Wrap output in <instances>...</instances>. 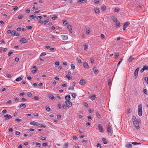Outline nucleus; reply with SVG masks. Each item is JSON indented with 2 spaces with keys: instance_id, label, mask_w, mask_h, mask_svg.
Here are the masks:
<instances>
[{
  "instance_id": "obj_7",
  "label": "nucleus",
  "mask_w": 148,
  "mask_h": 148,
  "mask_svg": "<svg viewBox=\"0 0 148 148\" xmlns=\"http://www.w3.org/2000/svg\"><path fill=\"white\" fill-rule=\"evenodd\" d=\"M139 68L138 67L135 70L134 73V76L135 77V79H136L137 78V75L138 73V71L139 70Z\"/></svg>"
},
{
  "instance_id": "obj_14",
  "label": "nucleus",
  "mask_w": 148,
  "mask_h": 148,
  "mask_svg": "<svg viewBox=\"0 0 148 148\" xmlns=\"http://www.w3.org/2000/svg\"><path fill=\"white\" fill-rule=\"evenodd\" d=\"M92 70L95 73L97 74L98 73L99 71L96 68L94 67L93 68Z\"/></svg>"
},
{
  "instance_id": "obj_17",
  "label": "nucleus",
  "mask_w": 148,
  "mask_h": 148,
  "mask_svg": "<svg viewBox=\"0 0 148 148\" xmlns=\"http://www.w3.org/2000/svg\"><path fill=\"white\" fill-rule=\"evenodd\" d=\"M83 66L85 68H88V65L86 62H84L83 63Z\"/></svg>"
},
{
  "instance_id": "obj_54",
  "label": "nucleus",
  "mask_w": 148,
  "mask_h": 148,
  "mask_svg": "<svg viewBox=\"0 0 148 148\" xmlns=\"http://www.w3.org/2000/svg\"><path fill=\"white\" fill-rule=\"evenodd\" d=\"M40 10L38 9H36V11H35V13H38L39 12Z\"/></svg>"
},
{
  "instance_id": "obj_36",
  "label": "nucleus",
  "mask_w": 148,
  "mask_h": 148,
  "mask_svg": "<svg viewBox=\"0 0 148 148\" xmlns=\"http://www.w3.org/2000/svg\"><path fill=\"white\" fill-rule=\"evenodd\" d=\"M46 55V53L45 52H43L41 53L40 56H45Z\"/></svg>"
},
{
  "instance_id": "obj_64",
  "label": "nucleus",
  "mask_w": 148,
  "mask_h": 148,
  "mask_svg": "<svg viewBox=\"0 0 148 148\" xmlns=\"http://www.w3.org/2000/svg\"><path fill=\"white\" fill-rule=\"evenodd\" d=\"M73 139L75 140H77V137L75 136H73Z\"/></svg>"
},
{
  "instance_id": "obj_31",
  "label": "nucleus",
  "mask_w": 148,
  "mask_h": 148,
  "mask_svg": "<svg viewBox=\"0 0 148 148\" xmlns=\"http://www.w3.org/2000/svg\"><path fill=\"white\" fill-rule=\"evenodd\" d=\"M115 57L116 58H118L119 56V53H116L115 54Z\"/></svg>"
},
{
  "instance_id": "obj_33",
  "label": "nucleus",
  "mask_w": 148,
  "mask_h": 148,
  "mask_svg": "<svg viewBox=\"0 0 148 148\" xmlns=\"http://www.w3.org/2000/svg\"><path fill=\"white\" fill-rule=\"evenodd\" d=\"M106 6L105 5H103L101 6L102 10L103 11H104L106 10Z\"/></svg>"
},
{
  "instance_id": "obj_52",
  "label": "nucleus",
  "mask_w": 148,
  "mask_h": 148,
  "mask_svg": "<svg viewBox=\"0 0 148 148\" xmlns=\"http://www.w3.org/2000/svg\"><path fill=\"white\" fill-rule=\"evenodd\" d=\"M18 7L17 6H15L13 8V10L14 11L18 9Z\"/></svg>"
},
{
  "instance_id": "obj_18",
  "label": "nucleus",
  "mask_w": 148,
  "mask_h": 148,
  "mask_svg": "<svg viewBox=\"0 0 148 148\" xmlns=\"http://www.w3.org/2000/svg\"><path fill=\"white\" fill-rule=\"evenodd\" d=\"M37 126H38V127H40V128H41V127L45 128V126H44V125H43L39 124L38 123V125H37Z\"/></svg>"
},
{
  "instance_id": "obj_45",
  "label": "nucleus",
  "mask_w": 148,
  "mask_h": 148,
  "mask_svg": "<svg viewBox=\"0 0 148 148\" xmlns=\"http://www.w3.org/2000/svg\"><path fill=\"white\" fill-rule=\"evenodd\" d=\"M95 3L98 4L99 2V0H94Z\"/></svg>"
},
{
  "instance_id": "obj_61",
  "label": "nucleus",
  "mask_w": 148,
  "mask_h": 148,
  "mask_svg": "<svg viewBox=\"0 0 148 148\" xmlns=\"http://www.w3.org/2000/svg\"><path fill=\"white\" fill-rule=\"evenodd\" d=\"M14 99L15 101H18L19 100V99L16 97H14Z\"/></svg>"
},
{
  "instance_id": "obj_15",
  "label": "nucleus",
  "mask_w": 148,
  "mask_h": 148,
  "mask_svg": "<svg viewBox=\"0 0 148 148\" xmlns=\"http://www.w3.org/2000/svg\"><path fill=\"white\" fill-rule=\"evenodd\" d=\"M94 10L95 12L96 13H99L100 12V10H99V9L98 8H94Z\"/></svg>"
},
{
  "instance_id": "obj_38",
  "label": "nucleus",
  "mask_w": 148,
  "mask_h": 148,
  "mask_svg": "<svg viewBox=\"0 0 148 148\" xmlns=\"http://www.w3.org/2000/svg\"><path fill=\"white\" fill-rule=\"evenodd\" d=\"M62 21L63 24L64 25H66L68 23L67 21L63 20Z\"/></svg>"
},
{
  "instance_id": "obj_43",
  "label": "nucleus",
  "mask_w": 148,
  "mask_h": 148,
  "mask_svg": "<svg viewBox=\"0 0 148 148\" xmlns=\"http://www.w3.org/2000/svg\"><path fill=\"white\" fill-rule=\"evenodd\" d=\"M12 103V101L11 100L8 101L7 102L6 104H11Z\"/></svg>"
},
{
  "instance_id": "obj_57",
  "label": "nucleus",
  "mask_w": 148,
  "mask_h": 148,
  "mask_svg": "<svg viewBox=\"0 0 148 148\" xmlns=\"http://www.w3.org/2000/svg\"><path fill=\"white\" fill-rule=\"evenodd\" d=\"M132 144L134 145H136L137 144H140L139 143H137L136 142H133L132 143Z\"/></svg>"
},
{
  "instance_id": "obj_24",
  "label": "nucleus",
  "mask_w": 148,
  "mask_h": 148,
  "mask_svg": "<svg viewBox=\"0 0 148 148\" xmlns=\"http://www.w3.org/2000/svg\"><path fill=\"white\" fill-rule=\"evenodd\" d=\"M102 140L103 141V144H107L108 143L107 142V141H106V139H105V138H103L102 139Z\"/></svg>"
},
{
  "instance_id": "obj_13",
  "label": "nucleus",
  "mask_w": 148,
  "mask_h": 148,
  "mask_svg": "<svg viewBox=\"0 0 148 148\" xmlns=\"http://www.w3.org/2000/svg\"><path fill=\"white\" fill-rule=\"evenodd\" d=\"M65 98L66 101H69L71 99L70 96L69 95H67L65 97Z\"/></svg>"
},
{
  "instance_id": "obj_20",
  "label": "nucleus",
  "mask_w": 148,
  "mask_h": 148,
  "mask_svg": "<svg viewBox=\"0 0 148 148\" xmlns=\"http://www.w3.org/2000/svg\"><path fill=\"white\" fill-rule=\"evenodd\" d=\"M129 23V22H126L125 23H124L123 25V26L125 27H126L128 25Z\"/></svg>"
},
{
  "instance_id": "obj_55",
  "label": "nucleus",
  "mask_w": 148,
  "mask_h": 148,
  "mask_svg": "<svg viewBox=\"0 0 148 148\" xmlns=\"http://www.w3.org/2000/svg\"><path fill=\"white\" fill-rule=\"evenodd\" d=\"M88 119L89 121H91V120L92 118L91 116H88Z\"/></svg>"
},
{
  "instance_id": "obj_12",
  "label": "nucleus",
  "mask_w": 148,
  "mask_h": 148,
  "mask_svg": "<svg viewBox=\"0 0 148 148\" xmlns=\"http://www.w3.org/2000/svg\"><path fill=\"white\" fill-rule=\"evenodd\" d=\"M30 124L32 125L37 126V125H38V123L35 121H31L30 123Z\"/></svg>"
},
{
  "instance_id": "obj_32",
  "label": "nucleus",
  "mask_w": 148,
  "mask_h": 148,
  "mask_svg": "<svg viewBox=\"0 0 148 148\" xmlns=\"http://www.w3.org/2000/svg\"><path fill=\"white\" fill-rule=\"evenodd\" d=\"M29 17L31 18H32V19H34V18H35L36 17V15L34 14V15H31L29 16Z\"/></svg>"
},
{
  "instance_id": "obj_37",
  "label": "nucleus",
  "mask_w": 148,
  "mask_h": 148,
  "mask_svg": "<svg viewBox=\"0 0 148 148\" xmlns=\"http://www.w3.org/2000/svg\"><path fill=\"white\" fill-rule=\"evenodd\" d=\"M49 19H47L45 21H44V25H46L47 23L49 22Z\"/></svg>"
},
{
  "instance_id": "obj_22",
  "label": "nucleus",
  "mask_w": 148,
  "mask_h": 148,
  "mask_svg": "<svg viewBox=\"0 0 148 148\" xmlns=\"http://www.w3.org/2000/svg\"><path fill=\"white\" fill-rule=\"evenodd\" d=\"M20 106L21 109H23L26 107V105L24 104H22L20 105Z\"/></svg>"
},
{
  "instance_id": "obj_27",
  "label": "nucleus",
  "mask_w": 148,
  "mask_h": 148,
  "mask_svg": "<svg viewBox=\"0 0 148 148\" xmlns=\"http://www.w3.org/2000/svg\"><path fill=\"white\" fill-rule=\"evenodd\" d=\"M49 97L51 99V100H53L54 99V97L51 94L49 95Z\"/></svg>"
},
{
  "instance_id": "obj_53",
  "label": "nucleus",
  "mask_w": 148,
  "mask_h": 148,
  "mask_svg": "<svg viewBox=\"0 0 148 148\" xmlns=\"http://www.w3.org/2000/svg\"><path fill=\"white\" fill-rule=\"evenodd\" d=\"M59 62L58 61L56 62L55 63V65H57V66H58L59 65Z\"/></svg>"
},
{
  "instance_id": "obj_6",
  "label": "nucleus",
  "mask_w": 148,
  "mask_h": 148,
  "mask_svg": "<svg viewBox=\"0 0 148 148\" xmlns=\"http://www.w3.org/2000/svg\"><path fill=\"white\" fill-rule=\"evenodd\" d=\"M145 70L148 71V65H145L143 66V68H142L140 70V73H142Z\"/></svg>"
},
{
  "instance_id": "obj_16",
  "label": "nucleus",
  "mask_w": 148,
  "mask_h": 148,
  "mask_svg": "<svg viewBox=\"0 0 148 148\" xmlns=\"http://www.w3.org/2000/svg\"><path fill=\"white\" fill-rule=\"evenodd\" d=\"M125 147L128 148H131L132 147V145L131 144L127 143L125 145Z\"/></svg>"
},
{
  "instance_id": "obj_34",
  "label": "nucleus",
  "mask_w": 148,
  "mask_h": 148,
  "mask_svg": "<svg viewBox=\"0 0 148 148\" xmlns=\"http://www.w3.org/2000/svg\"><path fill=\"white\" fill-rule=\"evenodd\" d=\"M88 45H85L84 46V50H86L88 48Z\"/></svg>"
},
{
  "instance_id": "obj_47",
  "label": "nucleus",
  "mask_w": 148,
  "mask_h": 148,
  "mask_svg": "<svg viewBox=\"0 0 148 148\" xmlns=\"http://www.w3.org/2000/svg\"><path fill=\"white\" fill-rule=\"evenodd\" d=\"M72 97H73L74 99H75L76 95L74 93H72L71 94Z\"/></svg>"
},
{
  "instance_id": "obj_41",
  "label": "nucleus",
  "mask_w": 148,
  "mask_h": 148,
  "mask_svg": "<svg viewBox=\"0 0 148 148\" xmlns=\"http://www.w3.org/2000/svg\"><path fill=\"white\" fill-rule=\"evenodd\" d=\"M74 89V87L73 86H70L69 87V89H68V90H73Z\"/></svg>"
},
{
  "instance_id": "obj_60",
  "label": "nucleus",
  "mask_w": 148,
  "mask_h": 148,
  "mask_svg": "<svg viewBox=\"0 0 148 148\" xmlns=\"http://www.w3.org/2000/svg\"><path fill=\"white\" fill-rule=\"evenodd\" d=\"M42 18V16H39L37 17V19L38 20H40Z\"/></svg>"
},
{
  "instance_id": "obj_8",
  "label": "nucleus",
  "mask_w": 148,
  "mask_h": 148,
  "mask_svg": "<svg viewBox=\"0 0 148 148\" xmlns=\"http://www.w3.org/2000/svg\"><path fill=\"white\" fill-rule=\"evenodd\" d=\"M4 117H5V120H8L9 119H11L12 116L11 115H8V114H5L4 115Z\"/></svg>"
},
{
  "instance_id": "obj_56",
  "label": "nucleus",
  "mask_w": 148,
  "mask_h": 148,
  "mask_svg": "<svg viewBox=\"0 0 148 148\" xmlns=\"http://www.w3.org/2000/svg\"><path fill=\"white\" fill-rule=\"evenodd\" d=\"M119 10V9H115L114 10V12H118Z\"/></svg>"
},
{
  "instance_id": "obj_21",
  "label": "nucleus",
  "mask_w": 148,
  "mask_h": 148,
  "mask_svg": "<svg viewBox=\"0 0 148 148\" xmlns=\"http://www.w3.org/2000/svg\"><path fill=\"white\" fill-rule=\"evenodd\" d=\"M96 98V96L95 95H93L91 96L90 99L92 100L93 101V100H95Z\"/></svg>"
},
{
  "instance_id": "obj_35",
  "label": "nucleus",
  "mask_w": 148,
  "mask_h": 148,
  "mask_svg": "<svg viewBox=\"0 0 148 148\" xmlns=\"http://www.w3.org/2000/svg\"><path fill=\"white\" fill-rule=\"evenodd\" d=\"M96 114L97 116L99 119H100L101 118L100 115L98 112H97Z\"/></svg>"
},
{
  "instance_id": "obj_25",
  "label": "nucleus",
  "mask_w": 148,
  "mask_h": 148,
  "mask_svg": "<svg viewBox=\"0 0 148 148\" xmlns=\"http://www.w3.org/2000/svg\"><path fill=\"white\" fill-rule=\"evenodd\" d=\"M112 20L115 22H116L117 21V19L116 18L113 16L112 18Z\"/></svg>"
},
{
  "instance_id": "obj_51",
  "label": "nucleus",
  "mask_w": 148,
  "mask_h": 148,
  "mask_svg": "<svg viewBox=\"0 0 148 148\" xmlns=\"http://www.w3.org/2000/svg\"><path fill=\"white\" fill-rule=\"evenodd\" d=\"M120 23H116V27H119L120 26Z\"/></svg>"
},
{
  "instance_id": "obj_10",
  "label": "nucleus",
  "mask_w": 148,
  "mask_h": 148,
  "mask_svg": "<svg viewBox=\"0 0 148 148\" xmlns=\"http://www.w3.org/2000/svg\"><path fill=\"white\" fill-rule=\"evenodd\" d=\"M27 41V40L25 38H21L20 40V41L22 43H26Z\"/></svg>"
},
{
  "instance_id": "obj_62",
  "label": "nucleus",
  "mask_w": 148,
  "mask_h": 148,
  "mask_svg": "<svg viewBox=\"0 0 148 148\" xmlns=\"http://www.w3.org/2000/svg\"><path fill=\"white\" fill-rule=\"evenodd\" d=\"M37 71H38L37 69H35V70H34L32 71V73H35Z\"/></svg>"
},
{
  "instance_id": "obj_48",
  "label": "nucleus",
  "mask_w": 148,
  "mask_h": 148,
  "mask_svg": "<svg viewBox=\"0 0 148 148\" xmlns=\"http://www.w3.org/2000/svg\"><path fill=\"white\" fill-rule=\"evenodd\" d=\"M23 17V16L22 14H20V15L18 18L19 19H21Z\"/></svg>"
},
{
  "instance_id": "obj_26",
  "label": "nucleus",
  "mask_w": 148,
  "mask_h": 148,
  "mask_svg": "<svg viewBox=\"0 0 148 148\" xmlns=\"http://www.w3.org/2000/svg\"><path fill=\"white\" fill-rule=\"evenodd\" d=\"M134 59V58H132L131 56H130L128 59V61L130 62H131Z\"/></svg>"
},
{
  "instance_id": "obj_46",
  "label": "nucleus",
  "mask_w": 148,
  "mask_h": 148,
  "mask_svg": "<svg viewBox=\"0 0 148 148\" xmlns=\"http://www.w3.org/2000/svg\"><path fill=\"white\" fill-rule=\"evenodd\" d=\"M132 119H133V122H134V121H137V120H136V117L135 116H133Z\"/></svg>"
},
{
  "instance_id": "obj_2",
  "label": "nucleus",
  "mask_w": 148,
  "mask_h": 148,
  "mask_svg": "<svg viewBox=\"0 0 148 148\" xmlns=\"http://www.w3.org/2000/svg\"><path fill=\"white\" fill-rule=\"evenodd\" d=\"M142 105L140 104L138 106V115L139 116H141L142 115Z\"/></svg>"
},
{
  "instance_id": "obj_44",
  "label": "nucleus",
  "mask_w": 148,
  "mask_h": 148,
  "mask_svg": "<svg viewBox=\"0 0 148 148\" xmlns=\"http://www.w3.org/2000/svg\"><path fill=\"white\" fill-rule=\"evenodd\" d=\"M54 16H53L52 18V19L53 20H55L56 18H57V16H56V15H54Z\"/></svg>"
},
{
  "instance_id": "obj_50",
  "label": "nucleus",
  "mask_w": 148,
  "mask_h": 148,
  "mask_svg": "<svg viewBox=\"0 0 148 148\" xmlns=\"http://www.w3.org/2000/svg\"><path fill=\"white\" fill-rule=\"evenodd\" d=\"M57 119H60L61 118V116L60 114H58L57 115Z\"/></svg>"
},
{
  "instance_id": "obj_30",
  "label": "nucleus",
  "mask_w": 148,
  "mask_h": 148,
  "mask_svg": "<svg viewBox=\"0 0 148 148\" xmlns=\"http://www.w3.org/2000/svg\"><path fill=\"white\" fill-rule=\"evenodd\" d=\"M65 77L68 79L69 80H71L72 79V77H70L69 75H66L65 76Z\"/></svg>"
},
{
  "instance_id": "obj_42",
  "label": "nucleus",
  "mask_w": 148,
  "mask_h": 148,
  "mask_svg": "<svg viewBox=\"0 0 148 148\" xmlns=\"http://www.w3.org/2000/svg\"><path fill=\"white\" fill-rule=\"evenodd\" d=\"M68 38H61V40L62 41H64L66 40Z\"/></svg>"
},
{
  "instance_id": "obj_49",
  "label": "nucleus",
  "mask_w": 148,
  "mask_h": 148,
  "mask_svg": "<svg viewBox=\"0 0 148 148\" xmlns=\"http://www.w3.org/2000/svg\"><path fill=\"white\" fill-rule=\"evenodd\" d=\"M40 145H41V144L40 143H38V142H37L36 143V146H38V147H40Z\"/></svg>"
},
{
  "instance_id": "obj_40",
  "label": "nucleus",
  "mask_w": 148,
  "mask_h": 148,
  "mask_svg": "<svg viewBox=\"0 0 148 148\" xmlns=\"http://www.w3.org/2000/svg\"><path fill=\"white\" fill-rule=\"evenodd\" d=\"M86 32L87 34H89L90 32V29H86Z\"/></svg>"
},
{
  "instance_id": "obj_63",
  "label": "nucleus",
  "mask_w": 148,
  "mask_h": 148,
  "mask_svg": "<svg viewBox=\"0 0 148 148\" xmlns=\"http://www.w3.org/2000/svg\"><path fill=\"white\" fill-rule=\"evenodd\" d=\"M30 12V9L29 8H28L25 11V12L27 13H29Z\"/></svg>"
},
{
  "instance_id": "obj_58",
  "label": "nucleus",
  "mask_w": 148,
  "mask_h": 148,
  "mask_svg": "<svg viewBox=\"0 0 148 148\" xmlns=\"http://www.w3.org/2000/svg\"><path fill=\"white\" fill-rule=\"evenodd\" d=\"M34 99L36 100H38L39 99V98L37 96H35L34 97Z\"/></svg>"
},
{
  "instance_id": "obj_59",
  "label": "nucleus",
  "mask_w": 148,
  "mask_h": 148,
  "mask_svg": "<svg viewBox=\"0 0 148 148\" xmlns=\"http://www.w3.org/2000/svg\"><path fill=\"white\" fill-rule=\"evenodd\" d=\"M27 95L29 97H31L32 96V94L30 92H28L27 93Z\"/></svg>"
},
{
  "instance_id": "obj_28",
  "label": "nucleus",
  "mask_w": 148,
  "mask_h": 148,
  "mask_svg": "<svg viewBox=\"0 0 148 148\" xmlns=\"http://www.w3.org/2000/svg\"><path fill=\"white\" fill-rule=\"evenodd\" d=\"M71 68L73 70H74L75 68V65L74 64H71Z\"/></svg>"
},
{
  "instance_id": "obj_5",
  "label": "nucleus",
  "mask_w": 148,
  "mask_h": 148,
  "mask_svg": "<svg viewBox=\"0 0 148 148\" xmlns=\"http://www.w3.org/2000/svg\"><path fill=\"white\" fill-rule=\"evenodd\" d=\"M98 128L100 132L101 133H103L104 131L103 128V127L101 124H99L98 126Z\"/></svg>"
},
{
  "instance_id": "obj_4",
  "label": "nucleus",
  "mask_w": 148,
  "mask_h": 148,
  "mask_svg": "<svg viewBox=\"0 0 148 148\" xmlns=\"http://www.w3.org/2000/svg\"><path fill=\"white\" fill-rule=\"evenodd\" d=\"M107 128L108 134L110 136L112 135V130L111 129V127L109 125H107Z\"/></svg>"
},
{
  "instance_id": "obj_19",
  "label": "nucleus",
  "mask_w": 148,
  "mask_h": 148,
  "mask_svg": "<svg viewBox=\"0 0 148 148\" xmlns=\"http://www.w3.org/2000/svg\"><path fill=\"white\" fill-rule=\"evenodd\" d=\"M87 1V0H78L77 3H78L80 2H82V3H84Z\"/></svg>"
},
{
  "instance_id": "obj_29",
  "label": "nucleus",
  "mask_w": 148,
  "mask_h": 148,
  "mask_svg": "<svg viewBox=\"0 0 148 148\" xmlns=\"http://www.w3.org/2000/svg\"><path fill=\"white\" fill-rule=\"evenodd\" d=\"M13 53V51H10L8 52V56L9 57Z\"/></svg>"
},
{
  "instance_id": "obj_11",
  "label": "nucleus",
  "mask_w": 148,
  "mask_h": 148,
  "mask_svg": "<svg viewBox=\"0 0 148 148\" xmlns=\"http://www.w3.org/2000/svg\"><path fill=\"white\" fill-rule=\"evenodd\" d=\"M86 83V82L85 80L83 79H82L80 80L79 81V84L81 85H83Z\"/></svg>"
},
{
  "instance_id": "obj_3",
  "label": "nucleus",
  "mask_w": 148,
  "mask_h": 148,
  "mask_svg": "<svg viewBox=\"0 0 148 148\" xmlns=\"http://www.w3.org/2000/svg\"><path fill=\"white\" fill-rule=\"evenodd\" d=\"M133 123V124L134 125V126L136 127V128L137 130H139L140 128V127H139V123H140V122L139 121H134Z\"/></svg>"
},
{
  "instance_id": "obj_1",
  "label": "nucleus",
  "mask_w": 148,
  "mask_h": 148,
  "mask_svg": "<svg viewBox=\"0 0 148 148\" xmlns=\"http://www.w3.org/2000/svg\"><path fill=\"white\" fill-rule=\"evenodd\" d=\"M7 33L8 34L11 33L12 36H19V34L18 33H16V31L14 30H13L11 32V30H9L7 31Z\"/></svg>"
},
{
  "instance_id": "obj_9",
  "label": "nucleus",
  "mask_w": 148,
  "mask_h": 148,
  "mask_svg": "<svg viewBox=\"0 0 148 148\" xmlns=\"http://www.w3.org/2000/svg\"><path fill=\"white\" fill-rule=\"evenodd\" d=\"M65 103L67 107L69 108L72 105V103L69 101H66Z\"/></svg>"
},
{
  "instance_id": "obj_23",
  "label": "nucleus",
  "mask_w": 148,
  "mask_h": 148,
  "mask_svg": "<svg viewBox=\"0 0 148 148\" xmlns=\"http://www.w3.org/2000/svg\"><path fill=\"white\" fill-rule=\"evenodd\" d=\"M22 79V78L21 77H19L16 79L15 81L16 82H19L21 81Z\"/></svg>"
},
{
  "instance_id": "obj_39",
  "label": "nucleus",
  "mask_w": 148,
  "mask_h": 148,
  "mask_svg": "<svg viewBox=\"0 0 148 148\" xmlns=\"http://www.w3.org/2000/svg\"><path fill=\"white\" fill-rule=\"evenodd\" d=\"M146 89H144L143 90V92L145 94L147 95L148 94Z\"/></svg>"
}]
</instances>
